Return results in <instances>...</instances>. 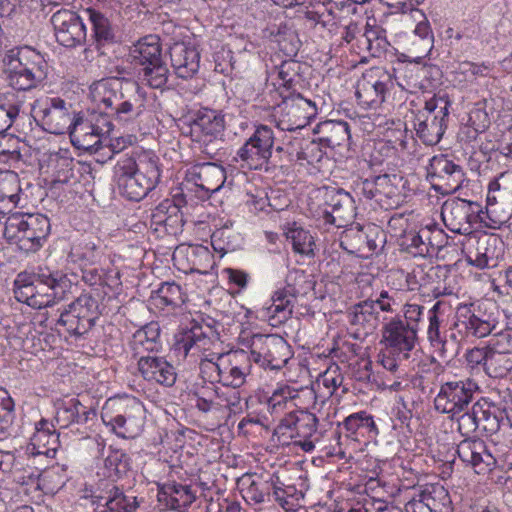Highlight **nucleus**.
I'll list each match as a JSON object with an SVG mask.
<instances>
[{
	"instance_id": "33",
	"label": "nucleus",
	"mask_w": 512,
	"mask_h": 512,
	"mask_svg": "<svg viewBox=\"0 0 512 512\" xmlns=\"http://www.w3.org/2000/svg\"><path fill=\"white\" fill-rule=\"evenodd\" d=\"M157 498L166 508L183 512L194 502L196 496L187 485L167 483L159 489Z\"/></svg>"
},
{
	"instance_id": "60",
	"label": "nucleus",
	"mask_w": 512,
	"mask_h": 512,
	"mask_svg": "<svg viewBox=\"0 0 512 512\" xmlns=\"http://www.w3.org/2000/svg\"><path fill=\"white\" fill-rule=\"evenodd\" d=\"M367 49L374 57H380L386 52L390 43L387 41L384 30H368L365 33Z\"/></svg>"
},
{
	"instance_id": "9",
	"label": "nucleus",
	"mask_w": 512,
	"mask_h": 512,
	"mask_svg": "<svg viewBox=\"0 0 512 512\" xmlns=\"http://www.w3.org/2000/svg\"><path fill=\"white\" fill-rule=\"evenodd\" d=\"M273 147V130L266 125H260L238 149L234 159L242 162V168L267 171L269 164L276 166V163L271 161Z\"/></svg>"
},
{
	"instance_id": "7",
	"label": "nucleus",
	"mask_w": 512,
	"mask_h": 512,
	"mask_svg": "<svg viewBox=\"0 0 512 512\" xmlns=\"http://www.w3.org/2000/svg\"><path fill=\"white\" fill-rule=\"evenodd\" d=\"M209 355L210 358H202L200 370L206 372L207 368H213L215 375H209L211 382L217 381L233 389H239L244 385L251 361L245 351L223 353L217 350Z\"/></svg>"
},
{
	"instance_id": "21",
	"label": "nucleus",
	"mask_w": 512,
	"mask_h": 512,
	"mask_svg": "<svg viewBox=\"0 0 512 512\" xmlns=\"http://www.w3.org/2000/svg\"><path fill=\"white\" fill-rule=\"evenodd\" d=\"M382 333L386 346L402 354L404 359L409 358V353L415 348L418 341V332L415 328L404 325V321L399 316L387 322Z\"/></svg>"
},
{
	"instance_id": "5",
	"label": "nucleus",
	"mask_w": 512,
	"mask_h": 512,
	"mask_svg": "<svg viewBox=\"0 0 512 512\" xmlns=\"http://www.w3.org/2000/svg\"><path fill=\"white\" fill-rule=\"evenodd\" d=\"M50 232V221L42 214L14 213L8 216L3 235L25 252H35Z\"/></svg>"
},
{
	"instance_id": "8",
	"label": "nucleus",
	"mask_w": 512,
	"mask_h": 512,
	"mask_svg": "<svg viewBox=\"0 0 512 512\" xmlns=\"http://www.w3.org/2000/svg\"><path fill=\"white\" fill-rule=\"evenodd\" d=\"M318 418L307 410H294L286 414L274 429V435L286 439L299 438L295 445L304 452H312L315 449V442L320 436L313 439L318 433Z\"/></svg>"
},
{
	"instance_id": "10",
	"label": "nucleus",
	"mask_w": 512,
	"mask_h": 512,
	"mask_svg": "<svg viewBox=\"0 0 512 512\" xmlns=\"http://www.w3.org/2000/svg\"><path fill=\"white\" fill-rule=\"evenodd\" d=\"M477 389L476 382L470 378H454L443 382L434 399V407L438 412L449 414L453 419L467 410Z\"/></svg>"
},
{
	"instance_id": "57",
	"label": "nucleus",
	"mask_w": 512,
	"mask_h": 512,
	"mask_svg": "<svg viewBox=\"0 0 512 512\" xmlns=\"http://www.w3.org/2000/svg\"><path fill=\"white\" fill-rule=\"evenodd\" d=\"M478 402L474 403L464 412L458 414V431L462 436L471 438L470 436L475 432H478Z\"/></svg>"
},
{
	"instance_id": "13",
	"label": "nucleus",
	"mask_w": 512,
	"mask_h": 512,
	"mask_svg": "<svg viewBox=\"0 0 512 512\" xmlns=\"http://www.w3.org/2000/svg\"><path fill=\"white\" fill-rule=\"evenodd\" d=\"M71 104L60 97H44L37 99L32 105V116L48 133L64 134L71 127L73 119L70 112Z\"/></svg>"
},
{
	"instance_id": "1",
	"label": "nucleus",
	"mask_w": 512,
	"mask_h": 512,
	"mask_svg": "<svg viewBox=\"0 0 512 512\" xmlns=\"http://www.w3.org/2000/svg\"><path fill=\"white\" fill-rule=\"evenodd\" d=\"M91 97L101 113H92L89 118L95 132L107 140L113 129L110 118L119 122L137 119L145 109L146 92L135 81L102 79L91 87Z\"/></svg>"
},
{
	"instance_id": "59",
	"label": "nucleus",
	"mask_w": 512,
	"mask_h": 512,
	"mask_svg": "<svg viewBox=\"0 0 512 512\" xmlns=\"http://www.w3.org/2000/svg\"><path fill=\"white\" fill-rule=\"evenodd\" d=\"M302 64L294 59L283 61L278 67V77L282 80L283 91L290 92L293 87L295 77L300 76Z\"/></svg>"
},
{
	"instance_id": "20",
	"label": "nucleus",
	"mask_w": 512,
	"mask_h": 512,
	"mask_svg": "<svg viewBox=\"0 0 512 512\" xmlns=\"http://www.w3.org/2000/svg\"><path fill=\"white\" fill-rule=\"evenodd\" d=\"M325 205L330 208L324 211L327 223L344 227L352 222L356 215L355 201L352 196L341 188H326Z\"/></svg>"
},
{
	"instance_id": "26",
	"label": "nucleus",
	"mask_w": 512,
	"mask_h": 512,
	"mask_svg": "<svg viewBox=\"0 0 512 512\" xmlns=\"http://www.w3.org/2000/svg\"><path fill=\"white\" fill-rule=\"evenodd\" d=\"M512 371V335L501 334L496 343L489 346L486 373L493 378H503Z\"/></svg>"
},
{
	"instance_id": "36",
	"label": "nucleus",
	"mask_w": 512,
	"mask_h": 512,
	"mask_svg": "<svg viewBox=\"0 0 512 512\" xmlns=\"http://www.w3.org/2000/svg\"><path fill=\"white\" fill-rule=\"evenodd\" d=\"M454 327L459 328V333L464 334L467 339L470 337H486L493 331L495 325L466 310L465 314L461 313L457 316L454 321Z\"/></svg>"
},
{
	"instance_id": "17",
	"label": "nucleus",
	"mask_w": 512,
	"mask_h": 512,
	"mask_svg": "<svg viewBox=\"0 0 512 512\" xmlns=\"http://www.w3.org/2000/svg\"><path fill=\"white\" fill-rule=\"evenodd\" d=\"M426 170L433 189L443 195L457 191L465 177L463 168L444 154L433 156Z\"/></svg>"
},
{
	"instance_id": "46",
	"label": "nucleus",
	"mask_w": 512,
	"mask_h": 512,
	"mask_svg": "<svg viewBox=\"0 0 512 512\" xmlns=\"http://www.w3.org/2000/svg\"><path fill=\"white\" fill-rule=\"evenodd\" d=\"M403 178L397 174H383L376 176V185L378 188L379 198L377 201H382V196L391 200L390 205H398L401 198L400 186L402 185Z\"/></svg>"
},
{
	"instance_id": "45",
	"label": "nucleus",
	"mask_w": 512,
	"mask_h": 512,
	"mask_svg": "<svg viewBox=\"0 0 512 512\" xmlns=\"http://www.w3.org/2000/svg\"><path fill=\"white\" fill-rule=\"evenodd\" d=\"M484 406L478 402V432L483 436H492L499 431L504 417L501 411Z\"/></svg>"
},
{
	"instance_id": "48",
	"label": "nucleus",
	"mask_w": 512,
	"mask_h": 512,
	"mask_svg": "<svg viewBox=\"0 0 512 512\" xmlns=\"http://www.w3.org/2000/svg\"><path fill=\"white\" fill-rule=\"evenodd\" d=\"M139 78L154 89H162L168 81L169 70L163 60L152 65L139 68Z\"/></svg>"
},
{
	"instance_id": "51",
	"label": "nucleus",
	"mask_w": 512,
	"mask_h": 512,
	"mask_svg": "<svg viewBox=\"0 0 512 512\" xmlns=\"http://www.w3.org/2000/svg\"><path fill=\"white\" fill-rule=\"evenodd\" d=\"M430 512H448L451 504L447 490L442 486H432L421 491Z\"/></svg>"
},
{
	"instance_id": "3",
	"label": "nucleus",
	"mask_w": 512,
	"mask_h": 512,
	"mask_svg": "<svg viewBox=\"0 0 512 512\" xmlns=\"http://www.w3.org/2000/svg\"><path fill=\"white\" fill-rule=\"evenodd\" d=\"M27 280V283L19 286V290L16 291L17 299L25 301L29 306L42 308L53 306L72 294L77 276L48 267H39Z\"/></svg>"
},
{
	"instance_id": "16",
	"label": "nucleus",
	"mask_w": 512,
	"mask_h": 512,
	"mask_svg": "<svg viewBox=\"0 0 512 512\" xmlns=\"http://www.w3.org/2000/svg\"><path fill=\"white\" fill-rule=\"evenodd\" d=\"M393 87L392 76L383 68L373 67L357 81L355 95L358 104L365 109H376Z\"/></svg>"
},
{
	"instance_id": "58",
	"label": "nucleus",
	"mask_w": 512,
	"mask_h": 512,
	"mask_svg": "<svg viewBox=\"0 0 512 512\" xmlns=\"http://www.w3.org/2000/svg\"><path fill=\"white\" fill-rule=\"evenodd\" d=\"M31 73L32 71L25 70L15 65L9 75L10 85L19 91H26L36 87L42 79L32 78Z\"/></svg>"
},
{
	"instance_id": "44",
	"label": "nucleus",
	"mask_w": 512,
	"mask_h": 512,
	"mask_svg": "<svg viewBox=\"0 0 512 512\" xmlns=\"http://www.w3.org/2000/svg\"><path fill=\"white\" fill-rule=\"evenodd\" d=\"M296 299L289 296L283 287L274 292L272 305L268 308L271 318L277 323H282L291 318Z\"/></svg>"
},
{
	"instance_id": "28",
	"label": "nucleus",
	"mask_w": 512,
	"mask_h": 512,
	"mask_svg": "<svg viewBox=\"0 0 512 512\" xmlns=\"http://www.w3.org/2000/svg\"><path fill=\"white\" fill-rule=\"evenodd\" d=\"M133 357L154 355L162 350L161 329L158 322H150L138 329L130 342Z\"/></svg>"
},
{
	"instance_id": "22",
	"label": "nucleus",
	"mask_w": 512,
	"mask_h": 512,
	"mask_svg": "<svg viewBox=\"0 0 512 512\" xmlns=\"http://www.w3.org/2000/svg\"><path fill=\"white\" fill-rule=\"evenodd\" d=\"M458 457L473 467L477 474H487L496 466L495 457L479 438H465L457 446Z\"/></svg>"
},
{
	"instance_id": "49",
	"label": "nucleus",
	"mask_w": 512,
	"mask_h": 512,
	"mask_svg": "<svg viewBox=\"0 0 512 512\" xmlns=\"http://www.w3.org/2000/svg\"><path fill=\"white\" fill-rule=\"evenodd\" d=\"M78 409H83V404L76 398L59 401L54 417L56 425L62 429L77 424Z\"/></svg>"
},
{
	"instance_id": "6",
	"label": "nucleus",
	"mask_w": 512,
	"mask_h": 512,
	"mask_svg": "<svg viewBox=\"0 0 512 512\" xmlns=\"http://www.w3.org/2000/svg\"><path fill=\"white\" fill-rule=\"evenodd\" d=\"M220 346L218 334L209 325L197 322L181 328L174 335L173 353L181 359L190 357L193 361L210 358Z\"/></svg>"
},
{
	"instance_id": "61",
	"label": "nucleus",
	"mask_w": 512,
	"mask_h": 512,
	"mask_svg": "<svg viewBox=\"0 0 512 512\" xmlns=\"http://www.w3.org/2000/svg\"><path fill=\"white\" fill-rule=\"evenodd\" d=\"M487 100L479 101L469 113V123L475 131H484L490 125V118L486 111Z\"/></svg>"
},
{
	"instance_id": "64",
	"label": "nucleus",
	"mask_w": 512,
	"mask_h": 512,
	"mask_svg": "<svg viewBox=\"0 0 512 512\" xmlns=\"http://www.w3.org/2000/svg\"><path fill=\"white\" fill-rule=\"evenodd\" d=\"M415 12L421 15L422 20H420L416 25L414 33L419 36L421 40L426 42L425 49L427 50V53H429L433 47L434 40L430 23L422 11L415 9Z\"/></svg>"
},
{
	"instance_id": "4",
	"label": "nucleus",
	"mask_w": 512,
	"mask_h": 512,
	"mask_svg": "<svg viewBox=\"0 0 512 512\" xmlns=\"http://www.w3.org/2000/svg\"><path fill=\"white\" fill-rule=\"evenodd\" d=\"M106 427L118 437L133 439L144 427L145 408L136 398H110L101 412Z\"/></svg>"
},
{
	"instance_id": "35",
	"label": "nucleus",
	"mask_w": 512,
	"mask_h": 512,
	"mask_svg": "<svg viewBox=\"0 0 512 512\" xmlns=\"http://www.w3.org/2000/svg\"><path fill=\"white\" fill-rule=\"evenodd\" d=\"M486 209L489 214L496 212L493 208L501 204L508 211H512V171L502 173L497 179L490 182L486 199Z\"/></svg>"
},
{
	"instance_id": "40",
	"label": "nucleus",
	"mask_w": 512,
	"mask_h": 512,
	"mask_svg": "<svg viewBox=\"0 0 512 512\" xmlns=\"http://www.w3.org/2000/svg\"><path fill=\"white\" fill-rule=\"evenodd\" d=\"M442 305V302L437 301L428 311L427 339L436 354H438L444 338Z\"/></svg>"
},
{
	"instance_id": "56",
	"label": "nucleus",
	"mask_w": 512,
	"mask_h": 512,
	"mask_svg": "<svg viewBox=\"0 0 512 512\" xmlns=\"http://www.w3.org/2000/svg\"><path fill=\"white\" fill-rule=\"evenodd\" d=\"M156 299L163 306L177 307L183 303L181 287L174 282H165L156 291Z\"/></svg>"
},
{
	"instance_id": "55",
	"label": "nucleus",
	"mask_w": 512,
	"mask_h": 512,
	"mask_svg": "<svg viewBox=\"0 0 512 512\" xmlns=\"http://www.w3.org/2000/svg\"><path fill=\"white\" fill-rule=\"evenodd\" d=\"M367 233L360 225L351 227L343 232L341 246L350 253L364 254V242Z\"/></svg>"
},
{
	"instance_id": "42",
	"label": "nucleus",
	"mask_w": 512,
	"mask_h": 512,
	"mask_svg": "<svg viewBox=\"0 0 512 512\" xmlns=\"http://www.w3.org/2000/svg\"><path fill=\"white\" fill-rule=\"evenodd\" d=\"M286 237L291 241L295 253L307 257H314L315 241L308 230L293 223L286 231Z\"/></svg>"
},
{
	"instance_id": "43",
	"label": "nucleus",
	"mask_w": 512,
	"mask_h": 512,
	"mask_svg": "<svg viewBox=\"0 0 512 512\" xmlns=\"http://www.w3.org/2000/svg\"><path fill=\"white\" fill-rule=\"evenodd\" d=\"M296 143L299 145V150L288 151L290 157L289 160H294V157L298 161H306L308 164H314L321 161L324 156L323 147L324 144L320 143L319 138L312 140L296 139Z\"/></svg>"
},
{
	"instance_id": "50",
	"label": "nucleus",
	"mask_w": 512,
	"mask_h": 512,
	"mask_svg": "<svg viewBox=\"0 0 512 512\" xmlns=\"http://www.w3.org/2000/svg\"><path fill=\"white\" fill-rule=\"evenodd\" d=\"M313 281L310 275L306 274L304 270L293 269L288 272L286 276V285L284 288L289 296L297 299L298 296H304L309 293L313 288Z\"/></svg>"
},
{
	"instance_id": "54",
	"label": "nucleus",
	"mask_w": 512,
	"mask_h": 512,
	"mask_svg": "<svg viewBox=\"0 0 512 512\" xmlns=\"http://www.w3.org/2000/svg\"><path fill=\"white\" fill-rule=\"evenodd\" d=\"M271 489H273V483L268 481H252L249 486L243 490V497L249 504L271 502Z\"/></svg>"
},
{
	"instance_id": "24",
	"label": "nucleus",
	"mask_w": 512,
	"mask_h": 512,
	"mask_svg": "<svg viewBox=\"0 0 512 512\" xmlns=\"http://www.w3.org/2000/svg\"><path fill=\"white\" fill-rule=\"evenodd\" d=\"M93 503L107 507L113 512H135L138 502L135 496L127 495L113 482L102 480L91 494Z\"/></svg>"
},
{
	"instance_id": "41",
	"label": "nucleus",
	"mask_w": 512,
	"mask_h": 512,
	"mask_svg": "<svg viewBox=\"0 0 512 512\" xmlns=\"http://www.w3.org/2000/svg\"><path fill=\"white\" fill-rule=\"evenodd\" d=\"M348 317L352 325L374 328L378 321V312L373 300L367 299L355 304L348 313Z\"/></svg>"
},
{
	"instance_id": "19",
	"label": "nucleus",
	"mask_w": 512,
	"mask_h": 512,
	"mask_svg": "<svg viewBox=\"0 0 512 512\" xmlns=\"http://www.w3.org/2000/svg\"><path fill=\"white\" fill-rule=\"evenodd\" d=\"M502 241L495 235H469L463 243L466 260L469 264L483 269L495 261L502 253Z\"/></svg>"
},
{
	"instance_id": "39",
	"label": "nucleus",
	"mask_w": 512,
	"mask_h": 512,
	"mask_svg": "<svg viewBox=\"0 0 512 512\" xmlns=\"http://www.w3.org/2000/svg\"><path fill=\"white\" fill-rule=\"evenodd\" d=\"M104 475L113 481L127 475L131 470V459L120 449H110L104 460Z\"/></svg>"
},
{
	"instance_id": "2",
	"label": "nucleus",
	"mask_w": 512,
	"mask_h": 512,
	"mask_svg": "<svg viewBox=\"0 0 512 512\" xmlns=\"http://www.w3.org/2000/svg\"><path fill=\"white\" fill-rule=\"evenodd\" d=\"M114 175L120 194L140 201L160 181L159 158L149 151H142L136 158L125 155L115 165Z\"/></svg>"
},
{
	"instance_id": "25",
	"label": "nucleus",
	"mask_w": 512,
	"mask_h": 512,
	"mask_svg": "<svg viewBox=\"0 0 512 512\" xmlns=\"http://www.w3.org/2000/svg\"><path fill=\"white\" fill-rule=\"evenodd\" d=\"M137 368L144 380L166 387L173 386L177 378L175 368L156 354L141 356L137 359Z\"/></svg>"
},
{
	"instance_id": "15",
	"label": "nucleus",
	"mask_w": 512,
	"mask_h": 512,
	"mask_svg": "<svg viewBox=\"0 0 512 512\" xmlns=\"http://www.w3.org/2000/svg\"><path fill=\"white\" fill-rule=\"evenodd\" d=\"M282 101L277 105L279 118L277 126L282 131H296L306 127L316 115L314 102L295 92H279Z\"/></svg>"
},
{
	"instance_id": "63",
	"label": "nucleus",
	"mask_w": 512,
	"mask_h": 512,
	"mask_svg": "<svg viewBox=\"0 0 512 512\" xmlns=\"http://www.w3.org/2000/svg\"><path fill=\"white\" fill-rule=\"evenodd\" d=\"M106 141L103 137L98 135L97 132H92L81 138L71 141L72 145L84 151L99 152L102 149L103 142Z\"/></svg>"
},
{
	"instance_id": "32",
	"label": "nucleus",
	"mask_w": 512,
	"mask_h": 512,
	"mask_svg": "<svg viewBox=\"0 0 512 512\" xmlns=\"http://www.w3.org/2000/svg\"><path fill=\"white\" fill-rule=\"evenodd\" d=\"M225 123L224 117L215 110L205 109L199 111L191 125L193 138L223 137Z\"/></svg>"
},
{
	"instance_id": "23",
	"label": "nucleus",
	"mask_w": 512,
	"mask_h": 512,
	"mask_svg": "<svg viewBox=\"0 0 512 512\" xmlns=\"http://www.w3.org/2000/svg\"><path fill=\"white\" fill-rule=\"evenodd\" d=\"M444 106H440L438 113H418L414 119V129L419 139L426 145H436L442 138L446 129L448 117V102L440 99Z\"/></svg>"
},
{
	"instance_id": "37",
	"label": "nucleus",
	"mask_w": 512,
	"mask_h": 512,
	"mask_svg": "<svg viewBox=\"0 0 512 512\" xmlns=\"http://www.w3.org/2000/svg\"><path fill=\"white\" fill-rule=\"evenodd\" d=\"M431 234L429 229H421L419 232H410L404 237L401 245L414 257H426L434 252Z\"/></svg>"
},
{
	"instance_id": "53",
	"label": "nucleus",
	"mask_w": 512,
	"mask_h": 512,
	"mask_svg": "<svg viewBox=\"0 0 512 512\" xmlns=\"http://www.w3.org/2000/svg\"><path fill=\"white\" fill-rule=\"evenodd\" d=\"M466 339L464 334L459 333V328L454 327V323L444 330V338L438 352V357L444 360L453 359L459 350L460 342Z\"/></svg>"
},
{
	"instance_id": "14",
	"label": "nucleus",
	"mask_w": 512,
	"mask_h": 512,
	"mask_svg": "<svg viewBox=\"0 0 512 512\" xmlns=\"http://www.w3.org/2000/svg\"><path fill=\"white\" fill-rule=\"evenodd\" d=\"M99 314L97 300L91 295L82 294L61 312L57 325L64 327L71 335L82 336L95 325Z\"/></svg>"
},
{
	"instance_id": "62",
	"label": "nucleus",
	"mask_w": 512,
	"mask_h": 512,
	"mask_svg": "<svg viewBox=\"0 0 512 512\" xmlns=\"http://www.w3.org/2000/svg\"><path fill=\"white\" fill-rule=\"evenodd\" d=\"M70 136V140L81 138L95 132L94 126L89 117L85 118L82 115H74L71 121V127L67 131Z\"/></svg>"
},
{
	"instance_id": "30",
	"label": "nucleus",
	"mask_w": 512,
	"mask_h": 512,
	"mask_svg": "<svg viewBox=\"0 0 512 512\" xmlns=\"http://www.w3.org/2000/svg\"><path fill=\"white\" fill-rule=\"evenodd\" d=\"M191 179L206 192H217L226 180L224 168L213 162L197 163L191 167Z\"/></svg>"
},
{
	"instance_id": "27",
	"label": "nucleus",
	"mask_w": 512,
	"mask_h": 512,
	"mask_svg": "<svg viewBox=\"0 0 512 512\" xmlns=\"http://www.w3.org/2000/svg\"><path fill=\"white\" fill-rule=\"evenodd\" d=\"M171 65L175 74L182 79L192 78L200 67V53L194 45L175 42L169 50Z\"/></svg>"
},
{
	"instance_id": "52",
	"label": "nucleus",
	"mask_w": 512,
	"mask_h": 512,
	"mask_svg": "<svg viewBox=\"0 0 512 512\" xmlns=\"http://www.w3.org/2000/svg\"><path fill=\"white\" fill-rule=\"evenodd\" d=\"M70 257L83 267L96 265L100 262L102 254L94 242H86L72 248Z\"/></svg>"
},
{
	"instance_id": "18",
	"label": "nucleus",
	"mask_w": 512,
	"mask_h": 512,
	"mask_svg": "<svg viewBox=\"0 0 512 512\" xmlns=\"http://www.w3.org/2000/svg\"><path fill=\"white\" fill-rule=\"evenodd\" d=\"M81 16L69 9H60L51 17L55 37L59 44L65 47H75L87 40L86 26Z\"/></svg>"
},
{
	"instance_id": "38",
	"label": "nucleus",
	"mask_w": 512,
	"mask_h": 512,
	"mask_svg": "<svg viewBox=\"0 0 512 512\" xmlns=\"http://www.w3.org/2000/svg\"><path fill=\"white\" fill-rule=\"evenodd\" d=\"M16 66L32 71V78L44 80L47 75V62L44 57L31 47H23L18 51Z\"/></svg>"
},
{
	"instance_id": "11",
	"label": "nucleus",
	"mask_w": 512,
	"mask_h": 512,
	"mask_svg": "<svg viewBox=\"0 0 512 512\" xmlns=\"http://www.w3.org/2000/svg\"><path fill=\"white\" fill-rule=\"evenodd\" d=\"M441 214L450 231L467 237L472 234L475 224L486 223V218H490L488 209L484 211L480 203L465 199L446 202Z\"/></svg>"
},
{
	"instance_id": "34",
	"label": "nucleus",
	"mask_w": 512,
	"mask_h": 512,
	"mask_svg": "<svg viewBox=\"0 0 512 512\" xmlns=\"http://www.w3.org/2000/svg\"><path fill=\"white\" fill-rule=\"evenodd\" d=\"M314 133L325 147L334 149L346 145L350 138L349 124L341 120H327L314 128Z\"/></svg>"
},
{
	"instance_id": "12",
	"label": "nucleus",
	"mask_w": 512,
	"mask_h": 512,
	"mask_svg": "<svg viewBox=\"0 0 512 512\" xmlns=\"http://www.w3.org/2000/svg\"><path fill=\"white\" fill-rule=\"evenodd\" d=\"M250 349V360L265 369L279 370L292 357L287 341L273 334H254L250 340Z\"/></svg>"
},
{
	"instance_id": "47",
	"label": "nucleus",
	"mask_w": 512,
	"mask_h": 512,
	"mask_svg": "<svg viewBox=\"0 0 512 512\" xmlns=\"http://www.w3.org/2000/svg\"><path fill=\"white\" fill-rule=\"evenodd\" d=\"M58 435L51 431L47 420H41L36 425V432L32 437V445L37 447L38 454H48L50 450L55 451L58 446Z\"/></svg>"
},
{
	"instance_id": "31",
	"label": "nucleus",
	"mask_w": 512,
	"mask_h": 512,
	"mask_svg": "<svg viewBox=\"0 0 512 512\" xmlns=\"http://www.w3.org/2000/svg\"><path fill=\"white\" fill-rule=\"evenodd\" d=\"M161 52L158 37L148 35L130 47L128 58L135 67L144 68L162 60Z\"/></svg>"
},
{
	"instance_id": "29",
	"label": "nucleus",
	"mask_w": 512,
	"mask_h": 512,
	"mask_svg": "<svg viewBox=\"0 0 512 512\" xmlns=\"http://www.w3.org/2000/svg\"><path fill=\"white\" fill-rule=\"evenodd\" d=\"M85 18L90 21L92 34L90 46H94L101 54H105V47L116 43L115 30L109 19L101 12L88 8L83 11Z\"/></svg>"
}]
</instances>
